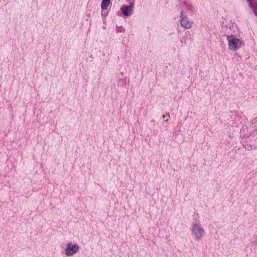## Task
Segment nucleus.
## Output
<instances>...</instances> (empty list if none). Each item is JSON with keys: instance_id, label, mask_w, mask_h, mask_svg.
<instances>
[{"instance_id": "obj_1", "label": "nucleus", "mask_w": 257, "mask_h": 257, "mask_svg": "<svg viewBox=\"0 0 257 257\" xmlns=\"http://www.w3.org/2000/svg\"><path fill=\"white\" fill-rule=\"evenodd\" d=\"M227 40L229 42V47L230 49L235 50L240 46L241 41L238 39L231 36L228 37Z\"/></svg>"}, {"instance_id": "obj_2", "label": "nucleus", "mask_w": 257, "mask_h": 257, "mask_svg": "<svg viewBox=\"0 0 257 257\" xmlns=\"http://www.w3.org/2000/svg\"><path fill=\"white\" fill-rule=\"evenodd\" d=\"M78 249V246L76 244H69L66 249V253L69 255L75 253Z\"/></svg>"}, {"instance_id": "obj_3", "label": "nucleus", "mask_w": 257, "mask_h": 257, "mask_svg": "<svg viewBox=\"0 0 257 257\" xmlns=\"http://www.w3.org/2000/svg\"><path fill=\"white\" fill-rule=\"evenodd\" d=\"M133 5L129 6H124L121 8V11L124 16H127L131 15L133 10Z\"/></svg>"}, {"instance_id": "obj_4", "label": "nucleus", "mask_w": 257, "mask_h": 257, "mask_svg": "<svg viewBox=\"0 0 257 257\" xmlns=\"http://www.w3.org/2000/svg\"><path fill=\"white\" fill-rule=\"evenodd\" d=\"M181 24L185 28H190L192 26V23L189 22L187 18H183L181 20Z\"/></svg>"}, {"instance_id": "obj_5", "label": "nucleus", "mask_w": 257, "mask_h": 257, "mask_svg": "<svg viewBox=\"0 0 257 257\" xmlns=\"http://www.w3.org/2000/svg\"><path fill=\"white\" fill-rule=\"evenodd\" d=\"M110 0H102L101 4V8L102 9H106L108 5L109 4Z\"/></svg>"}]
</instances>
